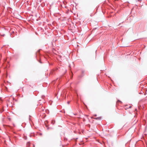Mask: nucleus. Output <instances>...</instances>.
Listing matches in <instances>:
<instances>
[{"mask_svg": "<svg viewBox=\"0 0 147 147\" xmlns=\"http://www.w3.org/2000/svg\"><path fill=\"white\" fill-rule=\"evenodd\" d=\"M69 102H70L69 101H68L67 102V103L68 104H69Z\"/></svg>", "mask_w": 147, "mask_h": 147, "instance_id": "3", "label": "nucleus"}, {"mask_svg": "<svg viewBox=\"0 0 147 147\" xmlns=\"http://www.w3.org/2000/svg\"><path fill=\"white\" fill-rule=\"evenodd\" d=\"M44 107H42L41 109H40L39 110V111L40 112H42V111H44Z\"/></svg>", "mask_w": 147, "mask_h": 147, "instance_id": "1", "label": "nucleus"}, {"mask_svg": "<svg viewBox=\"0 0 147 147\" xmlns=\"http://www.w3.org/2000/svg\"><path fill=\"white\" fill-rule=\"evenodd\" d=\"M101 117H98L96 118H95L94 119H96L100 120L101 119Z\"/></svg>", "mask_w": 147, "mask_h": 147, "instance_id": "2", "label": "nucleus"}]
</instances>
